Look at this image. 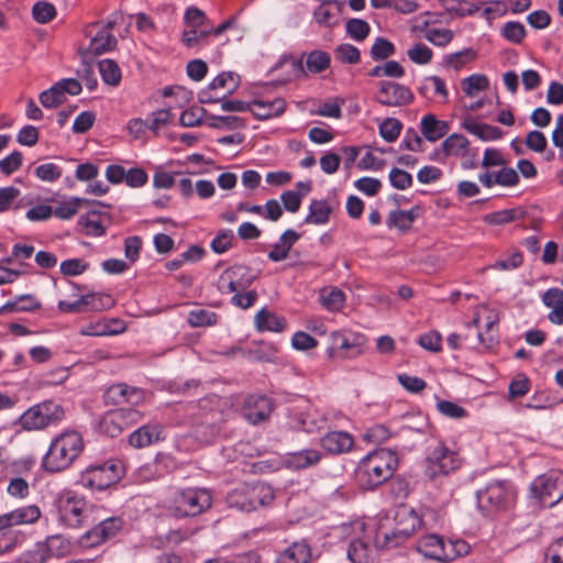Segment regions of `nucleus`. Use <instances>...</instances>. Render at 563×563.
Returning <instances> with one entry per match:
<instances>
[{
  "instance_id": "obj_1",
  "label": "nucleus",
  "mask_w": 563,
  "mask_h": 563,
  "mask_svg": "<svg viewBox=\"0 0 563 563\" xmlns=\"http://www.w3.org/2000/svg\"><path fill=\"white\" fill-rule=\"evenodd\" d=\"M397 466L398 456L394 451L375 450L361 460L356 468V477L366 489H373L388 481Z\"/></svg>"
},
{
  "instance_id": "obj_2",
  "label": "nucleus",
  "mask_w": 563,
  "mask_h": 563,
  "mask_svg": "<svg viewBox=\"0 0 563 563\" xmlns=\"http://www.w3.org/2000/svg\"><path fill=\"white\" fill-rule=\"evenodd\" d=\"M84 450V440L77 431H66L57 435L43 456L42 467L48 473H59L69 468Z\"/></svg>"
},
{
  "instance_id": "obj_3",
  "label": "nucleus",
  "mask_w": 563,
  "mask_h": 563,
  "mask_svg": "<svg viewBox=\"0 0 563 563\" xmlns=\"http://www.w3.org/2000/svg\"><path fill=\"white\" fill-rule=\"evenodd\" d=\"M274 499L273 487L264 482L241 483L230 490L225 497L227 505L230 508L244 512L269 506Z\"/></svg>"
},
{
  "instance_id": "obj_4",
  "label": "nucleus",
  "mask_w": 563,
  "mask_h": 563,
  "mask_svg": "<svg viewBox=\"0 0 563 563\" xmlns=\"http://www.w3.org/2000/svg\"><path fill=\"white\" fill-rule=\"evenodd\" d=\"M516 489L506 479H494L476 492L478 509L485 516L510 510L516 503Z\"/></svg>"
},
{
  "instance_id": "obj_5",
  "label": "nucleus",
  "mask_w": 563,
  "mask_h": 563,
  "mask_svg": "<svg viewBox=\"0 0 563 563\" xmlns=\"http://www.w3.org/2000/svg\"><path fill=\"white\" fill-rule=\"evenodd\" d=\"M289 64V76L286 79H301L308 77L310 74L317 75L330 67L331 56L328 52L314 49L309 53H302L300 58L283 57L276 65L275 69Z\"/></svg>"
},
{
  "instance_id": "obj_6",
  "label": "nucleus",
  "mask_w": 563,
  "mask_h": 563,
  "mask_svg": "<svg viewBox=\"0 0 563 563\" xmlns=\"http://www.w3.org/2000/svg\"><path fill=\"white\" fill-rule=\"evenodd\" d=\"M124 474V466L118 460L89 465L79 475L78 483L90 489L102 490L117 484Z\"/></svg>"
},
{
  "instance_id": "obj_7",
  "label": "nucleus",
  "mask_w": 563,
  "mask_h": 563,
  "mask_svg": "<svg viewBox=\"0 0 563 563\" xmlns=\"http://www.w3.org/2000/svg\"><path fill=\"white\" fill-rule=\"evenodd\" d=\"M367 343L364 334L342 329L330 333L327 355L330 358L352 360L361 356Z\"/></svg>"
},
{
  "instance_id": "obj_8",
  "label": "nucleus",
  "mask_w": 563,
  "mask_h": 563,
  "mask_svg": "<svg viewBox=\"0 0 563 563\" xmlns=\"http://www.w3.org/2000/svg\"><path fill=\"white\" fill-rule=\"evenodd\" d=\"M424 462V475L431 481L448 476L457 471L462 465L460 454L442 442H439L429 452Z\"/></svg>"
},
{
  "instance_id": "obj_9",
  "label": "nucleus",
  "mask_w": 563,
  "mask_h": 563,
  "mask_svg": "<svg viewBox=\"0 0 563 563\" xmlns=\"http://www.w3.org/2000/svg\"><path fill=\"white\" fill-rule=\"evenodd\" d=\"M211 505L212 498L207 489L187 488L176 493L170 509L175 517L185 518L198 516Z\"/></svg>"
},
{
  "instance_id": "obj_10",
  "label": "nucleus",
  "mask_w": 563,
  "mask_h": 563,
  "mask_svg": "<svg viewBox=\"0 0 563 563\" xmlns=\"http://www.w3.org/2000/svg\"><path fill=\"white\" fill-rule=\"evenodd\" d=\"M65 417L62 405L46 400L34 405L21 416V424L25 430H42L60 422Z\"/></svg>"
},
{
  "instance_id": "obj_11",
  "label": "nucleus",
  "mask_w": 563,
  "mask_h": 563,
  "mask_svg": "<svg viewBox=\"0 0 563 563\" xmlns=\"http://www.w3.org/2000/svg\"><path fill=\"white\" fill-rule=\"evenodd\" d=\"M531 492L544 507H553L563 499V472L550 471L538 476Z\"/></svg>"
},
{
  "instance_id": "obj_12",
  "label": "nucleus",
  "mask_w": 563,
  "mask_h": 563,
  "mask_svg": "<svg viewBox=\"0 0 563 563\" xmlns=\"http://www.w3.org/2000/svg\"><path fill=\"white\" fill-rule=\"evenodd\" d=\"M70 542L62 534H53L44 542L36 543L35 548L21 556L22 563H46L51 558H63L70 552Z\"/></svg>"
},
{
  "instance_id": "obj_13",
  "label": "nucleus",
  "mask_w": 563,
  "mask_h": 563,
  "mask_svg": "<svg viewBox=\"0 0 563 563\" xmlns=\"http://www.w3.org/2000/svg\"><path fill=\"white\" fill-rule=\"evenodd\" d=\"M355 533L347 545V558L352 563H374L377 556L375 545L371 544V537L365 534V523L356 521L352 526Z\"/></svg>"
},
{
  "instance_id": "obj_14",
  "label": "nucleus",
  "mask_w": 563,
  "mask_h": 563,
  "mask_svg": "<svg viewBox=\"0 0 563 563\" xmlns=\"http://www.w3.org/2000/svg\"><path fill=\"white\" fill-rule=\"evenodd\" d=\"M257 278L249 266L235 264L228 267L218 279V289L222 294L246 290Z\"/></svg>"
},
{
  "instance_id": "obj_15",
  "label": "nucleus",
  "mask_w": 563,
  "mask_h": 563,
  "mask_svg": "<svg viewBox=\"0 0 563 563\" xmlns=\"http://www.w3.org/2000/svg\"><path fill=\"white\" fill-rule=\"evenodd\" d=\"M59 520L69 528L84 526L89 517L88 503L79 496H66L58 501Z\"/></svg>"
},
{
  "instance_id": "obj_16",
  "label": "nucleus",
  "mask_w": 563,
  "mask_h": 563,
  "mask_svg": "<svg viewBox=\"0 0 563 563\" xmlns=\"http://www.w3.org/2000/svg\"><path fill=\"white\" fill-rule=\"evenodd\" d=\"M412 99V92L404 85L389 80L378 84L376 100L383 106L401 107L410 103Z\"/></svg>"
},
{
  "instance_id": "obj_17",
  "label": "nucleus",
  "mask_w": 563,
  "mask_h": 563,
  "mask_svg": "<svg viewBox=\"0 0 563 563\" xmlns=\"http://www.w3.org/2000/svg\"><path fill=\"white\" fill-rule=\"evenodd\" d=\"M124 526L121 517H110L100 521L96 527L86 532L81 543L86 547H95L115 537Z\"/></svg>"
},
{
  "instance_id": "obj_18",
  "label": "nucleus",
  "mask_w": 563,
  "mask_h": 563,
  "mask_svg": "<svg viewBox=\"0 0 563 563\" xmlns=\"http://www.w3.org/2000/svg\"><path fill=\"white\" fill-rule=\"evenodd\" d=\"M273 410L272 400L264 395H250L245 398L242 407V416L252 424H258L271 416Z\"/></svg>"
},
{
  "instance_id": "obj_19",
  "label": "nucleus",
  "mask_w": 563,
  "mask_h": 563,
  "mask_svg": "<svg viewBox=\"0 0 563 563\" xmlns=\"http://www.w3.org/2000/svg\"><path fill=\"white\" fill-rule=\"evenodd\" d=\"M145 397L144 390L130 386L125 383L111 385L104 393L107 404L112 405H132L137 406L143 402Z\"/></svg>"
},
{
  "instance_id": "obj_20",
  "label": "nucleus",
  "mask_w": 563,
  "mask_h": 563,
  "mask_svg": "<svg viewBox=\"0 0 563 563\" xmlns=\"http://www.w3.org/2000/svg\"><path fill=\"white\" fill-rule=\"evenodd\" d=\"M41 510L36 505H27L0 515V531L19 526L31 525L38 520Z\"/></svg>"
},
{
  "instance_id": "obj_21",
  "label": "nucleus",
  "mask_w": 563,
  "mask_h": 563,
  "mask_svg": "<svg viewBox=\"0 0 563 563\" xmlns=\"http://www.w3.org/2000/svg\"><path fill=\"white\" fill-rule=\"evenodd\" d=\"M395 527L401 536L409 539L418 529L421 528L422 519L413 508L407 506L399 507L396 510Z\"/></svg>"
},
{
  "instance_id": "obj_22",
  "label": "nucleus",
  "mask_w": 563,
  "mask_h": 563,
  "mask_svg": "<svg viewBox=\"0 0 563 563\" xmlns=\"http://www.w3.org/2000/svg\"><path fill=\"white\" fill-rule=\"evenodd\" d=\"M320 444L331 454H342L351 451L354 438L345 431H331L321 438Z\"/></svg>"
},
{
  "instance_id": "obj_23",
  "label": "nucleus",
  "mask_w": 563,
  "mask_h": 563,
  "mask_svg": "<svg viewBox=\"0 0 563 563\" xmlns=\"http://www.w3.org/2000/svg\"><path fill=\"white\" fill-rule=\"evenodd\" d=\"M163 428L158 424H143L129 437V443L135 449H142L163 440Z\"/></svg>"
},
{
  "instance_id": "obj_24",
  "label": "nucleus",
  "mask_w": 563,
  "mask_h": 563,
  "mask_svg": "<svg viewBox=\"0 0 563 563\" xmlns=\"http://www.w3.org/2000/svg\"><path fill=\"white\" fill-rule=\"evenodd\" d=\"M418 551L424 556L445 562V539L438 534L422 536L417 543Z\"/></svg>"
},
{
  "instance_id": "obj_25",
  "label": "nucleus",
  "mask_w": 563,
  "mask_h": 563,
  "mask_svg": "<svg viewBox=\"0 0 563 563\" xmlns=\"http://www.w3.org/2000/svg\"><path fill=\"white\" fill-rule=\"evenodd\" d=\"M462 126L482 141H495L503 136V131L498 126L478 122L470 114L464 117Z\"/></svg>"
},
{
  "instance_id": "obj_26",
  "label": "nucleus",
  "mask_w": 563,
  "mask_h": 563,
  "mask_svg": "<svg viewBox=\"0 0 563 563\" xmlns=\"http://www.w3.org/2000/svg\"><path fill=\"white\" fill-rule=\"evenodd\" d=\"M286 109V101L283 98H275L273 100H254L251 103L252 114L260 120H267L278 117L284 113Z\"/></svg>"
},
{
  "instance_id": "obj_27",
  "label": "nucleus",
  "mask_w": 563,
  "mask_h": 563,
  "mask_svg": "<svg viewBox=\"0 0 563 563\" xmlns=\"http://www.w3.org/2000/svg\"><path fill=\"white\" fill-rule=\"evenodd\" d=\"M310 545L305 542H294L277 556L276 563H311Z\"/></svg>"
},
{
  "instance_id": "obj_28",
  "label": "nucleus",
  "mask_w": 563,
  "mask_h": 563,
  "mask_svg": "<svg viewBox=\"0 0 563 563\" xmlns=\"http://www.w3.org/2000/svg\"><path fill=\"white\" fill-rule=\"evenodd\" d=\"M420 214V208L413 207L410 210H391L388 213V217L386 219V225L391 229L396 228L400 232L405 233L409 231L412 227V223Z\"/></svg>"
},
{
  "instance_id": "obj_29",
  "label": "nucleus",
  "mask_w": 563,
  "mask_h": 563,
  "mask_svg": "<svg viewBox=\"0 0 563 563\" xmlns=\"http://www.w3.org/2000/svg\"><path fill=\"white\" fill-rule=\"evenodd\" d=\"M300 239V234L292 229H287L273 245L267 257L272 262H280L288 257L289 251L294 244Z\"/></svg>"
},
{
  "instance_id": "obj_30",
  "label": "nucleus",
  "mask_w": 563,
  "mask_h": 563,
  "mask_svg": "<svg viewBox=\"0 0 563 563\" xmlns=\"http://www.w3.org/2000/svg\"><path fill=\"white\" fill-rule=\"evenodd\" d=\"M420 130L426 140L435 142L448 133L449 125L446 122L438 120L433 114H426L421 119Z\"/></svg>"
},
{
  "instance_id": "obj_31",
  "label": "nucleus",
  "mask_w": 563,
  "mask_h": 563,
  "mask_svg": "<svg viewBox=\"0 0 563 563\" xmlns=\"http://www.w3.org/2000/svg\"><path fill=\"white\" fill-rule=\"evenodd\" d=\"M322 454L314 449H305L288 454L287 464L295 470H305L317 465L321 461Z\"/></svg>"
},
{
  "instance_id": "obj_32",
  "label": "nucleus",
  "mask_w": 563,
  "mask_h": 563,
  "mask_svg": "<svg viewBox=\"0 0 563 563\" xmlns=\"http://www.w3.org/2000/svg\"><path fill=\"white\" fill-rule=\"evenodd\" d=\"M254 322L258 331L282 332L286 328L285 318L278 317L265 308L255 314Z\"/></svg>"
},
{
  "instance_id": "obj_33",
  "label": "nucleus",
  "mask_w": 563,
  "mask_h": 563,
  "mask_svg": "<svg viewBox=\"0 0 563 563\" xmlns=\"http://www.w3.org/2000/svg\"><path fill=\"white\" fill-rule=\"evenodd\" d=\"M332 207L325 199H313L309 206V213L305 219L309 224H327L330 220Z\"/></svg>"
},
{
  "instance_id": "obj_34",
  "label": "nucleus",
  "mask_w": 563,
  "mask_h": 563,
  "mask_svg": "<svg viewBox=\"0 0 563 563\" xmlns=\"http://www.w3.org/2000/svg\"><path fill=\"white\" fill-rule=\"evenodd\" d=\"M407 540V537L401 536L395 526L390 530L380 526L375 536L376 548L386 550L395 549L404 544Z\"/></svg>"
},
{
  "instance_id": "obj_35",
  "label": "nucleus",
  "mask_w": 563,
  "mask_h": 563,
  "mask_svg": "<svg viewBox=\"0 0 563 563\" xmlns=\"http://www.w3.org/2000/svg\"><path fill=\"white\" fill-rule=\"evenodd\" d=\"M319 299L323 308L338 312L344 307L345 294L336 287H325L321 289Z\"/></svg>"
},
{
  "instance_id": "obj_36",
  "label": "nucleus",
  "mask_w": 563,
  "mask_h": 563,
  "mask_svg": "<svg viewBox=\"0 0 563 563\" xmlns=\"http://www.w3.org/2000/svg\"><path fill=\"white\" fill-rule=\"evenodd\" d=\"M85 311L108 310L114 305L113 298L103 292H90L80 297Z\"/></svg>"
},
{
  "instance_id": "obj_37",
  "label": "nucleus",
  "mask_w": 563,
  "mask_h": 563,
  "mask_svg": "<svg viewBox=\"0 0 563 563\" xmlns=\"http://www.w3.org/2000/svg\"><path fill=\"white\" fill-rule=\"evenodd\" d=\"M525 217L526 211L522 208H512L488 213L484 217V221L490 225H503Z\"/></svg>"
},
{
  "instance_id": "obj_38",
  "label": "nucleus",
  "mask_w": 563,
  "mask_h": 563,
  "mask_svg": "<svg viewBox=\"0 0 563 563\" xmlns=\"http://www.w3.org/2000/svg\"><path fill=\"white\" fill-rule=\"evenodd\" d=\"M117 45V38L107 31L98 32L90 41L88 52L93 55H100L111 51Z\"/></svg>"
},
{
  "instance_id": "obj_39",
  "label": "nucleus",
  "mask_w": 563,
  "mask_h": 563,
  "mask_svg": "<svg viewBox=\"0 0 563 563\" xmlns=\"http://www.w3.org/2000/svg\"><path fill=\"white\" fill-rule=\"evenodd\" d=\"M102 80L109 86H118L121 81V70L112 59H102L98 63Z\"/></svg>"
},
{
  "instance_id": "obj_40",
  "label": "nucleus",
  "mask_w": 563,
  "mask_h": 563,
  "mask_svg": "<svg viewBox=\"0 0 563 563\" xmlns=\"http://www.w3.org/2000/svg\"><path fill=\"white\" fill-rule=\"evenodd\" d=\"M124 331V325L122 321L117 319H111L108 322L97 323L90 325L88 330L82 331V334L86 335H113Z\"/></svg>"
},
{
  "instance_id": "obj_41",
  "label": "nucleus",
  "mask_w": 563,
  "mask_h": 563,
  "mask_svg": "<svg viewBox=\"0 0 563 563\" xmlns=\"http://www.w3.org/2000/svg\"><path fill=\"white\" fill-rule=\"evenodd\" d=\"M468 147L467 139L462 134H451L442 142V150L446 156L463 155Z\"/></svg>"
},
{
  "instance_id": "obj_42",
  "label": "nucleus",
  "mask_w": 563,
  "mask_h": 563,
  "mask_svg": "<svg viewBox=\"0 0 563 563\" xmlns=\"http://www.w3.org/2000/svg\"><path fill=\"white\" fill-rule=\"evenodd\" d=\"M40 308V302L31 295H24L12 302H7L0 308V313L11 311H33Z\"/></svg>"
},
{
  "instance_id": "obj_43",
  "label": "nucleus",
  "mask_w": 563,
  "mask_h": 563,
  "mask_svg": "<svg viewBox=\"0 0 563 563\" xmlns=\"http://www.w3.org/2000/svg\"><path fill=\"white\" fill-rule=\"evenodd\" d=\"M395 52L396 47L389 40L378 36L369 49V56L373 60H384L393 56Z\"/></svg>"
},
{
  "instance_id": "obj_44",
  "label": "nucleus",
  "mask_w": 563,
  "mask_h": 563,
  "mask_svg": "<svg viewBox=\"0 0 563 563\" xmlns=\"http://www.w3.org/2000/svg\"><path fill=\"white\" fill-rule=\"evenodd\" d=\"M209 126L219 130H239L246 126L245 120L238 115H212Z\"/></svg>"
},
{
  "instance_id": "obj_45",
  "label": "nucleus",
  "mask_w": 563,
  "mask_h": 563,
  "mask_svg": "<svg viewBox=\"0 0 563 563\" xmlns=\"http://www.w3.org/2000/svg\"><path fill=\"white\" fill-rule=\"evenodd\" d=\"M488 86V78L482 74H473L462 80L463 91L468 97H473L478 91L486 90Z\"/></svg>"
},
{
  "instance_id": "obj_46",
  "label": "nucleus",
  "mask_w": 563,
  "mask_h": 563,
  "mask_svg": "<svg viewBox=\"0 0 563 563\" xmlns=\"http://www.w3.org/2000/svg\"><path fill=\"white\" fill-rule=\"evenodd\" d=\"M122 416L112 410L104 415L101 421L102 431L111 438H115L125 429L122 424Z\"/></svg>"
},
{
  "instance_id": "obj_47",
  "label": "nucleus",
  "mask_w": 563,
  "mask_h": 563,
  "mask_svg": "<svg viewBox=\"0 0 563 563\" xmlns=\"http://www.w3.org/2000/svg\"><path fill=\"white\" fill-rule=\"evenodd\" d=\"M210 89H225V97L231 95L239 86V77L233 73H221L209 84Z\"/></svg>"
},
{
  "instance_id": "obj_48",
  "label": "nucleus",
  "mask_w": 563,
  "mask_h": 563,
  "mask_svg": "<svg viewBox=\"0 0 563 563\" xmlns=\"http://www.w3.org/2000/svg\"><path fill=\"white\" fill-rule=\"evenodd\" d=\"M56 8L46 1H38L32 8L33 19L41 24L51 22L56 16Z\"/></svg>"
},
{
  "instance_id": "obj_49",
  "label": "nucleus",
  "mask_w": 563,
  "mask_h": 563,
  "mask_svg": "<svg viewBox=\"0 0 563 563\" xmlns=\"http://www.w3.org/2000/svg\"><path fill=\"white\" fill-rule=\"evenodd\" d=\"M333 54L336 60L351 65L357 64L361 58L358 48L347 43L338 45Z\"/></svg>"
},
{
  "instance_id": "obj_50",
  "label": "nucleus",
  "mask_w": 563,
  "mask_h": 563,
  "mask_svg": "<svg viewBox=\"0 0 563 563\" xmlns=\"http://www.w3.org/2000/svg\"><path fill=\"white\" fill-rule=\"evenodd\" d=\"M217 318L218 316L213 311L197 309L189 312L187 321L191 327L198 328L216 324Z\"/></svg>"
},
{
  "instance_id": "obj_51",
  "label": "nucleus",
  "mask_w": 563,
  "mask_h": 563,
  "mask_svg": "<svg viewBox=\"0 0 563 563\" xmlns=\"http://www.w3.org/2000/svg\"><path fill=\"white\" fill-rule=\"evenodd\" d=\"M470 550L471 547L466 541L462 539H448L445 540V562L464 556L468 554Z\"/></svg>"
},
{
  "instance_id": "obj_52",
  "label": "nucleus",
  "mask_w": 563,
  "mask_h": 563,
  "mask_svg": "<svg viewBox=\"0 0 563 563\" xmlns=\"http://www.w3.org/2000/svg\"><path fill=\"white\" fill-rule=\"evenodd\" d=\"M402 129L398 119L387 118L379 124V134L386 142H395Z\"/></svg>"
},
{
  "instance_id": "obj_53",
  "label": "nucleus",
  "mask_w": 563,
  "mask_h": 563,
  "mask_svg": "<svg viewBox=\"0 0 563 563\" xmlns=\"http://www.w3.org/2000/svg\"><path fill=\"white\" fill-rule=\"evenodd\" d=\"M234 239L233 231L230 229L220 230L210 243L211 250L217 254H223L232 246Z\"/></svg>"
},
{
  "instance_id": "obj_54",
  "label": "nucleus",
  "mask_w": 563,
  "mask_h": 563,
  "mask_svg": "<svg viewBox=\"0 0 563 563\" xmlns=\"http://www.w3.org/2000/svg\"><path fill=\"white\" fill-rule=\"evenodd\" d=\"M78 223L86 230L87 234L100 236L104 233V228L100 221V214L97 212H90L86 216H81Z\"/></svg>"
},
{
  "instance_id": "obj_55",
  "label": "nucleus",
  "mask_w": 563,
  "mask_h": 563,
  "mask_svg": "<svg viewBox=\"0 0 563 563\" xmlns=\"http://www.w3.org/2000/svg\"><path fill=\"white\" fill-rule=\"evenodd\" d=\"M66 101L57 85H53L49 89L44 90L40 93V102L44 108L53 109L57 108Z\"/></svg>"
},
{
  "instance_id": "obj_56",
  "label": "nucleus",
  "mask_w": 563,
  "mask_h": 563,
  "mask_svg": "<svg viewBox=\"0 0 563 563\" xmlns=\"http://www.w3.org/2000/svg\"><path fill=\"white\" fill-rule=\"evenodd\" d=\"M207 111L205 108L194 106L181 112L179 121L183 126L195 128L201 124Z\"/></svg>"
},
{
  "instance_id": "obj_57",
  "label": "nucleus",
  "mask_w": 563,
  "mask_h": 563,
  "mask_svg": "<svg viewBox=\"0 0 563 563\" xmlns=\"http://www.w3.org/2000/svg\"><path fill=\"white\" fill-rule=\"evenodd\" d=\"M393 432L385 424H374L363 433V440L373 444L384 443L390 439Z\"/></svg>"
},
{
  "instance_id": "obj_58",
  "label": "nucleus",
  "mask_w": 563,
  "mask_h": 563,
  "mask_svg": "<svg viewBox=\"0 0 563 563\" xmlns=\"http://www.w3.org/2000/svg\"><path fill=\"white\" fill-rule=\"evenodd\" d=\"M476 53L472 48H464L460 52L445 56L444 64L454 69L462 68L466 63L474 60Z\"/></svg>"
},
{
  "instance_id": "obj_59",
  "label": "nucleus",
  "mask_w": 563,
  "mask_h": 563,
  "mask_svg": "<svg viewBox=\"0 0 563 563\" xmlns=\"http://www.w3.org/2000/svg\"><path fill=\"white\" fill-rule=\"evenodd\" d=\"M369 24L362 19H351L346 22V33L355 41H364L369 34Z\"/></svg>"
},
{
  "instance_id": "obj_60",
  "label": "nucleus",
  "mask_w": 563,
  "mask_h": 563,
  "mask_svg": "<svg viewBox=\"0 0 563 563\" xmlns=\"http://www.w3.org/2000/svg\"><path fill=\"white\" fill-rule=\"evenodd\" d=\"M409 59L418 65L429 64L432 59V51L423 43H416L407 51Z\"/></svg>"
},
{
  "instance_id": "obj_61",
  "label": "nucleus",
  "mask_w": 563,
  "mask_h": 563,
  "mask_svg": "<svg viewBox=\"0 0 563 563\" xmlns=\"http://www.w3.org/2000/svg\"><path fill=\"white\" fill-rule=\"evenodd\" d=\"M501 34L507 41L519 44L526 36V30L522 23L511 21L503 26Z\"/></svg>"
},
{
  "instance_id": "obj_62",
  "label": "nucleus",
  "mask_w": 563,
  "mask_h": 563,
  "mask_svg": "<svg viewBox=\"0 0 563 563\" xmlns=\"http://www.w3.org/2000/svg\"><path fill=\"white\" fill-rule=\"evenodd\" d=\"M389 181L394 188L405 190L411 187L413 179L408 172L394 167L389 172Z\"/></svg>"
},
{
  "instance_id": "obj_63",
  "label": "nucleus",
  "mask_w": 563,
  "mask_h": 563,
  "mask_svg": "<svg viewBox=\"0 0 563 563\" xmlns=\"http://www.w3.org/2000/svg\"><path fill=\"white\" fill-rule=\"evenodd\" d=\"M23 161V155L19 151H13L11 154H9L7 157L2 158L0 161V172L7 176L13 174L16 172Z\"/></svg>"
},
{
  "instance_id": "obj_64",
  "label": "nucleus",
  "mask_w": 563,
  "mask_h": 563,
  "mask_svg": "<svg viewBox=\"0 0 563 563\" xmlns=\"http://www.w3.org/2000/svg\"><path fill=\"white\" fill-rule=\"evenodd\" d=\"M543 563H563V538L555 540L548 547Z\"/></svg>"
}]
</instances>
